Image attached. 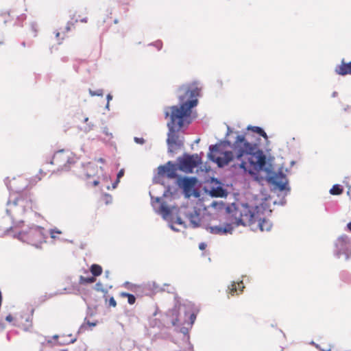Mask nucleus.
I'll list each match as a JSON object with an SVG mask.
<instances>
[{
	"instance_id": "obj_50",
	"label": "nucleus",
	"mask_w": 351,
	"mask_h": 351,
	"mask_svg": "<svg viewBox=\"0 0 351 351\" xmlns=\"http://www.w3.org/2000/svg\"><path fill=\"white\" fill-rule=\"evenodd\" d=\"M23 221L22 220L19 221V223H22Z\"/></svg>"
},
{
	"instance_id": "obj_20",
	"label": "nucleus",
	"mask_w": 351,
	"mask_h": 351,
	"mask_svg": "<svg viewBox=\"0 0 351 351\" xmlns=\"http://www.w3.org/2000/svg\"><path fill=\"white\" fill-rule=\"evenodd\" d=\"M343 189L339 184H335L330 190V193L334 195H341L343 193Z\"/></svg>"
},
{
	"instance_id": "obj_41",
	"label": "nucleus",
	"mask_w": 351,
	"mask_h": 351,
	"mask_svg": "<svg viewBox=\"0 0 351 351\" xmlns=\"http://www.w3.org/2000/svg\"><path fill=\"white\" fill-rule=\"evenodd\" d=\"M178 322V319H176V321L172 322V324L175 326L176 324V322Z\"/></svg>"
},
{
	"instance_id": "obj_12",
	"label": "nucleus",
	"mask_w": 351,
	"mask_h": 351,
	"mask_svg": "<svg viewBox=\"0 0 351 351\" xmlns=\"http://www.w3.org/2000/svg\"><path fill=\"white\" fill-rule=\"evenodd\" d=\"M244 285L242 281L239 282H233L228 289V293L231 295H238L241 293L243 291V289H244Z\"/></svg>"
},
{
	"instance_id": "obj_16",
	"label": "nucleus",
	"mask_w": 351,
	"mask_h": 351,
	"mask_svg": "<svg viewBox=\"0 0 351 351\" xmlns=\"http://www.w3.org/2000/svg\"><path fill=\"white\" fill-rule=\"evenodd\" d=\"M158 213L161 215V216L163 217V219L166 220H169L170 219L171 212V210L164 205H162L158 210Z\"/></svg>"
},
{
	"instance_id": "obj_24",
	"label": "nucleus",
	"mask_w": 351,
	"mask_h": 351,
	"mask_svg": "<svg viewBox=\"0 0 351 351\" xmlns=\"http://www.w3.org/2000/svg\"><path fill=\"white\" fill-rule=\"evenodd\" d=\"M62 232L61 231L58 230H51V232H50V234H51V238H56V235L55 234H60Z\"/></svg>"
},
{
	"instance_id": "obj_33",
	"label": "nucleus",
	"mask_w": 351,
	"mask_h": 351,
	"mask_svg": "<svg viewBox=\"0 0 351 351\" xmlns=\"http://www.w3.org/2000/svg\"><path fill=\"white\" fill-rule=\"evenodd\" d=\"M176 223H177L178 224H180V225L183 223V222H182V219H181L180 217H178V218H177V219H176Z\"/></svg>"
},
{
	"instance_id": "obj_31",
	"label": "nucleus",
	"mask_w": 351,
	"mask_h": 351,
	"mask_svg": "<svg viewBox=\"0 0 351 351\" xmlns=\"http://www.w3.org/2000/svg\"><path fill=\"white\" fill-rule=\"evenodd\" d=\"M107 99H108V103H107V105H106V107L108 108V105H109V101L110 100H111L112 99V97L111 95L108 94L107 95Z\"/></svg>"
},
{
	"instance_id": "obj_39",
	"label": "nucleus",
	"mask_w": 351,
	"mask_h": 351,
	"mask_svg": "<svg viewBox=\"0 0 351 351\" xmlns=\"http://www.w3.org/2000/svg\"><path fill=\"white\" fill-rule=\"evenodd\" d=\"M348 228L351 232V221L348 224Z\"/></svg>"
},
{
	"instance_id": "obj_32",
	"label": "nucleus",
	"mask_w": 351,
	"mask_h": 351,
	"mask_svg": "<svg viewBox=\"0 0 351 351\" xmlns=\"http://www.w3.org/2000/svg\"><path fill=\"white\" fill-rule=\"evenodd\" d=\"M5 319L8 322H12L13 319V317L11 315H9L6 317Z\"/></svg>"
},
{
	"instance_id": "obj_8",
	"label": "nucleus",
	"mask_w": 351,
	"mask_h": 351,
	"mask_svg": "<svg viewBox=\"0 0 351 351\" xmlns=\"http://www.w3.org/2000/svg\"><path fill=\"white\" fill-rule=\"evenodd\" d=\"M177 183L181 187L187 197H189L196 183L195 178H179Z\"/></svg>"
},
{
	"instance_id": "obj_28",
	"label": "nucleus",
	"mask_w": 351,
	"mask_h": 351,
	"mask_svg": "<svg viewBox=\"0 0 351 351\" xmlns=\"http://www.w3.org/2000/svg\"><path fill=\"white\" fill-rule=\"evenodd\" d=\"M206 244L205 243H201L199 245V248L201 250H204L206 248Z\"/></svg>"
},
{
	"instance_id": "obj_1",
	"label": "nucleus",
	"mask_w": 351,
	"mask_h": 351,
	"mask_svg": "<svg viewBox=\"0 0 351 351\" xmlns=\"http://www.w3.org/2000/svg\"><path fill=\"white\" fill-rule=\"evenodd\" d=\"M249 136L248 132L238 135L232 145V151L221 152L218 145L210 146L209 158L219 167L231 164L234 168L250 174L262 170L266 164V156L256 143L248 141Z\"/></svg>"
},
{
	"instance_id": "obj_7",
	"label": "nucleus",
	"mask_w": 351,
	"mask_h": 351,
	"mask_svg": "<svg viewBox=\"0 0 351 351\" xmlns=\"http://www.w3.org/2000/svg\"><path fill=\"white\" fill-rule=\"evenodd\" d=\"M234 220L230 223H226L223 226H214L208 228L209 231L212 234H225L227 233H232L234 226H238L237 225V218L235 217V213H234Z\"/></svg>"
},
{
	"instance_id": "obj_15",
	"label": "nucleus",
	"mask_w": 351,
	"mask_h": 351,
	"mask_svg": "<svg viewBox=\"0 0 351 351\" xmlns=\"http://www.w3.org/2000/svg\"><path fill=\"white\" fill-rule=\"evenodd\" d=\"M210 195L213 197H222L226 195V191L221 186L213 188L210 190Z\"/></svg>"
},
{
	"instance_id": "obj_23",
	"label": "nucleus",
	"mask_w": 351,
	"mask_h": 351,
	"mask_svg": "<svg viewBox=\"0 0 351 351\" xmlns=\"http://www.w3.org/2000/svg\"><path fill=\"white\" fill-rule=\"evenodd\" d=\"M124 169H121L117 173V178L116 182L113 184V188H116L118 183L120 182V179L124 175Z\"/></svg>"
},
{
	"instance_id": "obj_3",
	"label": "nucleus",
	"mask_w": 351,
	"mask_h": 351,
	"mask_svg": "<svg viewBox=\"0 0 351 351\" xmlns=\"http://www.w3.org/2000/svg\"><path fill=\"white\" fill-rule=\"evenodd\" d=\"M235 217L237 225L250 226L253 230L269 231L271 228V223L263 218L258 206L242 205L235 209Z\"/></svg>"
},
{
	"instance_id": "obj_36",
	"label": "nucleus",
	"mask_w": 351,
	"mask_h": 351,
	"mask_svg": "<svg viewBox=\"0 0 351 351\" xmlns=\"http://www.w3.org/2000/svg\"><path fill=\"white\" fill-rule=\"evenodd\" d=\"M149 195L151 197V203L153 204L154 197L152 195V192L149 191Z\"/></svg>"
},
{
	"instance_id": "obj_5",
	"label": "nucleus",
	"mask_w": 351,
	"mask_h": 351,
	"mask_svg": "<svg viewBox=\"0 0 351 351\" xmlns=\"http://www.w3.org/2000/svg\"><path fill=\"white\" fill-rule=\"evenodd\" d=\"M17 226L10 227V230L17 233V238L23 242L38 246L45 241L46 234L44 228L38 226H32L25 230H16Z\"/></svg>"
},
{
	"instance_id": "obj_49",
	"label": "nucleus",
	"mask_w": 351,
	"mask_h": 351,
	"mask_svg": "<svg viewBox=\"0 0 351 351\" xmlns=\"http://www.w3.org/2000/svg\"><path fill=\"white\" fill-rule=\"evenodd\" d=\"M169 112H166V115H167V116H169Z\"/></svg>"
},
{
	"instance_id": "obj_6",
	"label": "nucleus",
	"mask_w": 351,
	"mask_h": 351,
	"mask_svg": "<svg viewBox=\"0 0 351 351\" xmlns=\"http://www.w3.org/2000/svg\"><path fill=\"white\" fill-rule=\"evenodd\" d=\"M49 162L56 167L53 171H69L76 162V156L69 149H62L56 152Z\"/></svg>"
},
{
	"instance_id": "obj_13",
	"label": "nucleus",
	"mask_w": 351,
	"mask_h": 351,
	"mask_svg": "<svg viewBox=\"0 0 351 351\" xmlns=\"http://www.w3.org/2000/svg\"><path fill=\"white\" fill-rule=\"evenodd\" d=\"M85 170V176L87 178H93L97 173V166L89 162L86 165Z\"/></svg>"
},
{
	"instance_id": "obj_40",
	"label": "nucleus",
	"mask_w": 351,
	"mask_h": 351,
	"mask_svg": "<svg viewBox=\"0 0 351 351\" xmlns=\"http://www.w3.org/2000/svg\"><path fill=\"white\" fill-rule=\"evenodd\" d=\"M280 189L281 191L284 190V189H285V184H282V185H280Z\"/></svg>"
},
{
	"instance_id": "obj_26",
	"label": "nucleus",
	"mask_w": 351,
	"mask_h": 351,
	"mask_svg": "<svg viewBox=\"0 0 351 351\" xmlns=\"http://www.w3.org/2000/svg\"><path fill=\"white\" fill-rule=\"evenodd\" d=\"M162 43L160 40L155 41V48L158 49H160L162 47Z\"/></svg>"
},
{
	"instance_id": "obj_22",
	"label": "nucleus",
	"mask_w": 351,
	"mask_h": 351,
	"mask_svg": "<svg viewBox=\"0 0 351 351\" xmlns=\"http://www.w3.org/2000/svg\"><path fill=\"white\" fill-rule=\"evenodd\" d=\"M190 222L193 225V227L199 226L200 219L198 215H191L190 216Z\"/></svg>"
},
{
	"instance_id": "obj_2",
	"label": "nucleus",
	"mask_w": 351,
	"mask_h": 351,
	"mask_svg": "<svg viewBox=\"0 0 351 351\" xmlns=\"http://www.w3.org/2000/svg\"><path fill=\"white\" fill-rule=\"evenodd\" d=\"M184 93L180 96V106H173L170 108V121L168 123L169 133L167 143L170 152H175L183 145L177 132L191 123V108L197 104V97L199 95L201 88L197 84L182 86L180 89Z\"/></svg>"
},
{
	"instance_id": "obj_38",
	"label": "nucleus",
	"mask_w": 351,
	"mask_h": 351,
	"mask_svg": "<svg viewBox=\"0 0 351 351\" xmlns=\"http://www.w3.org/2000/svg\"><path fill=\"white\" fill-rule=\"evenodd\" d=\"M191 320H192L193 322V320L195 319V315H194V314H192V315H191Z\"/></svg>"
},
{
	"instance_id": "obj_27",
	"label": "nucleus",
	"mask_w": 351,
	"mask_h": 351,
	"mask_svg": "<svg viewBox=\"0 0 351 351\" xmlns=\"http://www.w3.org/2000/svg\"><path fill=\"white\" fill-rule=\"evenodd\" d=\"M134 141L136 143H139V144H143L145 143V140L143 138L135 137Z\"/></svg>"
},
{
	"instance_id": "obj_14",
	"label": "nucleus",
	"mask_w": 351,
	"mask_h": 351,
	"mask_svg": "<svg viewBox=\"0 0 351 351\" xmlns=\"http://www.w3.org/2000/svg\"><path fill=\"white\" fill-rule=\"evenodd\" d=\"M247 131H252L254 133H256L259 134L260 136H263L265 140H267L268 136L265 132L260 127L258 126H247Z\"/></svg>"
},
{
	"instance_id": "obj_11",
	"label": "nucleus",
	"mask_w": 351,
	"mask_h": 351,
	"mask_svg": "<svg viewBox=\"0 0 351 351\" xmlns=\"http://www.w3.org/2000/svg\"><path fill=\"white\" fill-rule=\"evenodd\" d=\"M335 71L339 75H351V61L346 62L344 59L341 61V64L336 66Z\"/></svg>"
},
{
	"instance_id": "obj_9",
	"label": "nucleus",
	"mask_w": 351,
	"mask_h": 351,
	"mask_svg": "<svg viewBox=\"0 0 351 351\" xmlns=\"http://www.w3.org/2000/svg\"><path fill=\"white\" fill-rule=\"evenodd\" d=\"M197 163L192 156H186L179 160V169L186 173H192Z\"/></svg>"
},
{
	"instance_id": "obj_19",
	"label": "nucleus",
	"mask_w": 351,
	"mask_h": 351,
	"mask_svg": "<svg viewBox=\"0 0 351 351\" xmlns=\"http://www.w3.org/2000/svg\"><path fill=\"white\" fill-rule=\"evenodd\" d=\"M84 122L85 125L81 127V130L84 131V132H88L93 130L94 125L91 123H88V117H85L84 119Z\"/></svg>"
},
{
	"instance_id": "obj_29",
	"label": "nucleus",
	"mask_w": 351,
	"mask_h": 351,
	"mask_svg": "<svg viewBox=\"0 0 351 351\" xmlns=\"http://www.w3.org/2000/svg\"><path fill=\"white\" fill-rule=\"evenodd\" d=\"M73 25H74L73 23H67V25H66V26L65 27L66 32H68L69 31H70L71 30V26Z\"/></svg>"
},
{
	"instance_id": "obj_10",
	"label": "nucleus",
	"mask_w": 351,
	"mask_h": 351,
	"mask_svg": "<svg viewBox=\"0 0 351 351\" xmlns=\"http://www.w3.org/2000/svg\"><path fill=\"white\" fill-rule=\"evenodd\" d=\"M177 168L176 166L169 162L167 165L160 166L158 167V173L166 175L168 178H174L177 176Z\"/></svg>"
},
{
	"instance_id": "obj_30",
	"label": "nucleus",
	"mask_w": 351,
	"mask_h": 351,
	"mask_svg": "<svg viewBox=\"0 0 351 351\" xmlns=\"http://www.w3.org/2000/svg\"><path fill=\"white\" fill-rule=\"evenodd\" d=\"M90 93L91 95H102V93H103L101 90H99L98 93H93L91 90L90 91Z\"/></svg>"
},
{
	"instance_id": "obj_37",
	"label": "nucleus",
	"mask_w": 351,
	"mask_h": 351,
	"mask_svg": "<svg viewBox=\"0 0 351 351\" xmlns=\"http://www.w3.org/2000/svg\"><path fill=\"white\" fill-rule=\"evenodd\" d=\"M88 324L91 326H95L96 325L95 323H90V322H88Z\"/></svg>"
},
{
	"instance_id": "obj_34",
	"label": "nucleus",
	"mask_w": 351,
	"mask_h": 351,
	"mask_svg": "<svg viewBox=\"0 0 351 351\" xmlns=\"http://www.w3.org/2000/svg\"><path fill=\"white\" fill-rule=\"evenodd\" d=\"M99 182L97 180H93V185L94 186H97V185L99 184Z\"/></svg>"
},
{
	"instance_id": "obj_45",
	"label": "nucleus",
	"mask_w": 351,
	"mask_h": 351,
	"mask_svg": "<svg viewBox=\"0 0 351 351\" xmlns=\"http://www.w3.org/2000/svg\"><path fill=\"white\" fill-rule=\"evenodd\" d=\"M59 36H60V33L59 32L56 33V37H58Z\"/></svg>"
},
{
	"instance_id": "obj_48",
	"label": "nucleus",
	"mask_w": 351,
	"mask_h": 351,
	"mask_svg": "<svg viewBox=\"0 0 351 351\" xmlns=\"http://www.w3.org/2000/svg\"><path fill=\"white\" fill-rule=\"evenodd\" d=\"M106 197H108V198H111V197L108 195H106Z\"/></svg>"
},
{
	"instance_id": "obj_43",
	"label": "nucleus",
	"mask_w": 351,
	"mask_h": 351,
	"mask_svg": "<svg viewBox=\"0 0 351 351\" xmlns=\"http://www.w3.org/2000/svg\"><path fill=\"white\" fill-rule=\"evenodd\" d=\"M99 161L101 162H104V160L103 158H99Z\"/></svg>"
},
{
	"instance_id": "obj_21",
	"label": "nucleus",
	"mask_w": 351,
	"mask_h": 351,
	"mask_svg": "<svg viewBox=\"0 0 351 351\" xmlns=\"http://www.w3.org/2000/svg\"><path fill=\"white\" fill-rule=\"evenodd\" d=\"M120 295L122 297V298H128V302L130 304H134L135 301H136V298L134 295L131 294V293H125V292H122L121 293Z\"/></svg>"
},
{
	"instance_id": "obj_46",
	"label": "nucleus",
	"mask_w": 351,
	"mask_h": 351,
	"mask_svg": "<svg viewBox=\"0 0 351 351\" xmlns=\"http://www.w3.org/2000/svg\"><path fill=\"white\" fill-rule=\"evenodd\" d=\"M156 202H159V198H155Z\"/></svg>"
},
{
	"instance_id": "obj_18",
	"label": "nucleus",
	"mask_w": 351,
	"mask_h": 351,
	"mask_svg": "<svg viewBox=\"0 0 351 351\" xmlns=\"http://www.w3.org/2000/svg\"><path fill=\"white\" fill-rule=\"evenodd\" d=\"M96 281V278L94 276L84 277L80 276L79 279V283L80 285L91 284Z\"/></svg>"
},
{
	"instance_id": "obj_44",
	"label": "nucleus",
	"mask_w": 351,
	"mask_h": 351,
	"mask_svg": "<svg viewBox=\"0 0 351 351\" xmlns=\"http://www.w3.org/2000/svg\"><path fill=\"white\" fill-rule=\"evenodd\" d=\"M322 351H330V348H328V349H322Z\"/></svg>"
},
{
	"instance_id": "obj_4",
	"label": "nucleus",
	"mask_w": 351,
	"mask_h": 351,
	"mask_svg": "<svg viewBox=\"0 0 351 351\" xmlns=\"http://www.w3.org/2000/svg\"><path fill=\"white\" fill-rule=\"evenodd\" d=\"M34 202L29 193L12 194L7 203L6 212L13 219L33 208Z\"/></svg>"
},
{
	"instance_id": "obj_35",
	"label": "nucleus",
	"mask_w": 351,
	"mask_h": 351,
	"mask_svg": "<svg viewBox=\"0 0 351 351\" xmlns=\"http://www.w3.org/2000/svg\"><path fill=\"white\" fill-rule=\"evenodd\" d=\"M87 18L85 17V18H83L82 19H80V21L82 22V23H86L87 22Z\"/></svg>"
},
{
	"instance_id": "obj_42",
	"label": "nucleus",
	"mask_w": 351,
	"mask_h": 351,
	"mask_svg": "<svg viewBox=\"0 0 351 351\" xmlns=\"http://www.w3.org/2000/svg\"><path fill=\"white\" fill-rule=\"evenodd\" d=\"M337 95V92H334L332 93V97H336Z\"/></svg>"
},
{
	"instance_id": "obj_17",
	"label": "nucleus",
	"mask_w": 351,
	"mask_h": 351,
	"mask_svg": "<svg viewBox=\"0 0 351 351\" xmlns=\"http://www.w3.org/2000/svg\"><path fill=\"white\" fill-rule=\"evenodd\" d=\"M90 271L94 277L99 276L102 274V267L97 264H93L90 266Z\"/></svg>"
},
{
	"instance_id": "obj_47",
	"label": "nucleus",
	"mask_w": 351,
	"mask_h": 351,
	"mask_svg": "<svg viewBox=\"0 0 351 351\" xmlns=\"http://www.w3.org/2000/svg\"><path fill=\"white\" fill-rule=\"evenodd\" d=\"M96 286H97V287L101 286V284H100V283H97V284L96 285Z\"/></svg>"
},
{
	"instance_id": "obj_25",
	"label": "nucleus",
	"mask_w": 351,
	"mask_h": 351,
	"mask_svg": "<svg viewBox=\"0 0 351 351\" xmlns=\"http://www.w3.org/2000/svg\"><path fill=\"white\" fill-rule=\"evenodd\" d=\"M109 306H112V307H115L117 306V302L115 301V300L114 299L113 297H111L110 299H109Z\"/></svg>"
}]
</instances>
